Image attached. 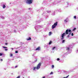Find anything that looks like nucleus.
<instances>
[{
    "instance_id": "35",
    "label": "nucleus",
    "mask_w": 78,
    "mask_h": 78,
    "mask_svg": "<svg viewBox=\"0 0 78 78\" xmlns=\"http://www.w3.org/2000/svg\"><path fill=\"white\" fill-rule=\"evenodd\" d=\"M43 78H45V77L44 76V77H43Z\"/></svg>"
},
{
    "instance_id": "23",
    "label": "nucleus",
    "mask_w": 78,
    "mask_h": 78,
    "mask_svg": "<svg viewBox=\"0 0 78 78\" xmlns=\"http://www.w3.org/2000/svg\"><path fill=\"white\" fill-rule=\"evenodd\" d=\"M73 33H72L71 34V36H73Z\"/></svg>"
},
{
    "instance_id": "31",
    "label": "nucleus",
    "mask_w": 78,
    "mask_h": 78,
    "mask_svg": "<svg viewBox=\"0 0 78 78\" xmlns=\"http://www.w3.org/2000/svg\"><path fill=\"white\" fill-rule=\"evenodd\" d=\"M1 61H3V59H1Z\"/></svg>"
},
{
    "instance_id": "27",
    "label": "nucleus",
    "mask_w": 78,
    "mask_h": 78,
    "mask_svg": "<svg viewBox=\"0 0 78 78\" xmlns=\"http://www.w3.org/2000/svg\"><path fill=\"white\" fill-rule=\"evenodd\" d=\"M18 67V66H16L15 67V68H17Z\"/></svg>"
},
{
    "instance_id": "21",
    "label": "nucleus",
    "mask_w": 78,
    "mask_h": 78,
    "mask_svg": "<svg viewBox=\"0 0 78 78\" xmlns=\"http://www.w3.org/2000/svg\"><path fill=\"white\" fill-rule=\"evenodd\" d=\"M60 59H59V58H58L57 59V61H59Z\"/></svg>"
},
{
    "instance_id": "30",
    "label": "nucleus",
    "mask_w": 78,
    "mask_h": 78,
    "mask_svg": "<svg viewBox=\"0 0 78 78\" xmlns=\"http://www.w3.org/2000/svg\"><path fill=\"white\" fill-rule=\"evenodd\" d=\"M68 37H70V36L69 35H68L67 36Z\"/></svg>"
},
{
    "instance_id": "26",
    "label": "nucleus",
    "mask_w": 78,
    "mask_h": 78,
    "mask_svg": "<svg viewBox=\"0 0 78 78\" xmlns=\"http://www.w3.org/2000/svg\"><path fill=\"white\" fill-rule=\"evenodd\" d=\"M2 53H0V56H2Z\"/></svg>"
},
{
    "instance_id": "16",
    "label": "nucleus",
    "mask_w": 78,
    "mask_h": 78,
    "mask_svg": "<svg viewBox=\"0 0 78 78\" xmlns=\"http://www.w3.org/2000/svg\"><path fill=\"white\" fill-rule=\"evenodd\" d=\"M69 75L66 76V77H64L63 78H67L68 77H69Z\"/></svg>"
},
{
    "instance_id": "29",
    "label": "nucleus",
    "mask_w": 78,
    "mask_h": 78,
    "mask_svg": "<svg viewBox=\"0 0 78 78\" xmlns=\"http://www.w3.org/2000/svg\"><path fill=\"white\" fill-rule=\"evenodd\" d=\"M5 51H7V50H8V49H5Z\"/></svg>"
},
{
    "instance_id": "28",
    "label": "nucleus",
    "mask_w": 78,
    "mask_h": 78,
    "mask_svg": "<svg viewBox=\"0 0 78 78\" xmlns=\"http://www.w3.org/2000/svg\"><path fill=\"white\" fill-rule=\"evenodd\" d=\"M37 59H36L35 61V62H37Z\"/></svg>"
},
{
    "instance_id": "12",
    "label": "nucleus",
    "mask_w": 78,
    "mask_h": 78,
    "mask_svg": "<svg viewBox=\"0 0 78 78\" xmlns=\"http://www.w3.org/2000/svg\"><path fill=\"white\" fill-rule=\"evenodd\" d=\"M65 42V40H63L62 41V43H64Z\"/></svg>"
},
{
    "instance_id": "22",
    "label": "nucleus",
    "mask_w": 78,
    "mask_h": 78,
    "mask_svg": "<svg viewBox=\"0 0 78 78\" xmlns=\"http://www.w3.org/2000/svg\"><path fill=\"white\" fill-rule=\"evenodd\" d=\"M53 73L52 72H51L50 73V75H51V74H53Z\"/></svg>"
},
{
    "instance_id": "15",
    "label": "nucleus",
    "mask_w": 78,
    "mask_h": 78,
    "mask_svg": "<svg viewBox=\"0 0 78 78\" xmlns=\"http://www.w3.org/2000/svg\"><path fill=\"white\" fill-rule=\"evenodd\" d=\"M55 48H56V47H54L52 48V50H54V49H55Z\"/></svg>"
},
{
    "instance_id": "37",
    "label": "nucleus",
    "mask_w": 78,
    "mask_h": 78,
    "mask_svg": "<svg viewBox=\"0 0 78 78\" xmlns=\"http://www.w3.org/2000/svg\"><path fill=\"white\" fill-rule=\"evenodd\" d=\"M23 78H24V77H23Z\"/></svg>"
},
{
    "instance_id": "1",
    "label": "nucleus",
    "mask_w": 78,
    "mask_h": 78,
    "mask_svg": "<svg viewBox=\"0 0 78 78\" xmlns=\"http://www.w3.org/2000/svg\"><path fill=\"white\" fill-rule=\"evenodd\" d=\"M58 25V22H56L54 24V25H52V29H54V28L56 27V26Z\"/></svg>"
},
{
    "instance_id": "8",
    "label": "nucleus",
    "mask_w": 78,
    "mask_h": 78,
    "mask_svg": "<svg viewBox=\"0 0 78 78\" xmlns=\"http://www.w3.org/2000/svg\"><path fill=\"white\" fill-rule=\"evenodd\" d=\"M5 8H6V5H5V4L3 5V8L5 9Z\"/></svg>"
},
{
    "instance_id": "7",
    "label": "nucleus",
    "mask_w": 78,
    "mask_h": 78,
    "mask_svg": "<svg viewBox=\"0 0 78 78\" xmlns=\"http://www.w3.org/2000/svg\"><path fill=\"white\" fill-rule=\"evenodd\" d=\"M27 41H30V40H31V37H29V38L27 39Z\"/></svg>"
},
{
    "instance_id": "3",
    "label": "nucleus",
    "mask_w": 78,
    "mask_h": 78,
    "mask_svg": "<svg viewBox=\"0 0 78 78\" xmlns=\"http://www.w3.org/2000/svg\"><path fill=\"white\" fill-rule=\"evenodd\" d=\"M33 2V0H27L26 3H28V4H31Z\"/></svg>"
},
{
    "instance_id": "34",
    "label": "nucleus",
    "mask_w": 78,
    "mask_h": 78,
    "mask_svg": "<svg viewBox=\"0 0 78 78\" xmlns=\"http://www.w3.org/2000/svg\"><path fill=\"white\" fill-rule=\"evenodd\" d=\"M11 49H12V50H14V48H11Z\"/></svg>"
},
{
    "instance_id": "18",
    "label": "nucleus",
    "mask_w": 78,
    "mask_h": 78,
    "mask_svg": "<svg viewBox=\"0 0 78 78\" xmlns=\"http://www.w3.org/2000/svg\"><path fill=\"white\" fill-rule=\"evenodd\" d=\"M3 47L4 48H7V47H5V46H3Z\"/></svg>"
},
{
    "instance_id": "25",
    "label": "nucleus",
    "mask_w": 78,
    "mask_h": 78,
    "mask_svg": "<svg viewBox=\"0 0 78 78\" xmlns=\"http://www.w3.org/2000/svg\"><path fill=\"white\" fill-rule=\"evenodd\" d=\"M52 68H53V67H54V65H52V67H51Z\"/></svg>"
},
{
    "instance_id": "2",
    "label": "nucleus",
    "mask_w": 78,
    "mask_h": 78,
    "mask_svg": "<svg viewBox=\"0 0 78 78\" xmlns=\"http://www.w3.org/2000/svg\"><path fill=\"white\" fill-rule=\"evenodd\" d=\"M42 64V63L40 62L37 66V67L36 68L38 70V69H40V67H41V65Z\"/></svg>"
},
{
    "instance_id": "20",
    "label": "nucleus",
    "mask_w": 78,
    "mask_h": 78,
    "mask_svg": "<svg viewBox=\"0 0 78 78\" xmlns=\"http://www.w3.org/2000/svg\"><path fill=\"white\" fill-rule=\"evenodd\" d=\"M10 56H12V53L10 54Z\"/></svg>"
},
{
    "instance_id": "33",
    "label": "nucleus",
    "mask_w": 78,
    "mask_h": 78,
    "mask_svg": "<svg viewBox=\"0 0 78 78\" xmlns=\"http://www.w3.org/2000/svg\"><path fill=\"white\" fill-rule=\"evenodd\" d=\"M5 45H8V43H5Z\"/></svg>"
},
{
    "instance_id": "5",
    "label": "nucleus",
    "mask_w": 78,
    "mask_h": 78,
    "mask_svg": "<svg viewBox=\"0 0 78 78\" xmlns=\"http://www.w3.org/2000/svg\"><path fill=\"white\" fill-rule=\"evenodd\" d=\"M64 36H65V33H63L61 36L62 38L61 39L62 40L64 39Z\"/></svg>"
},
{
    "instance_id": "10",
    "label": "nucleus",
    "mask_w": 78,
    "mask_h": 78,
    "mask_svg": "<svg viewBox=\"0 0 78 78\" xmlns=\"http://www.w3.org/2000/svg\"><path fill=\"white\" fill-rule=\"evenodd\" d=\"M51 34V32H49V36H50Z\"/></svg>"
},
{
    "instance_id": "4",
    "label": "nucleus",
    "mask_w": 78,
    "mask_h": 78,
    "mask_svg": "<svg viewBox=\"0 0 78 78\" xmlns=\"http://www.w3.org/2000/svg\"><path fill=\"white\" fill-rule=\"evenodd\" d=\"M71 32V30L69 29H67L66 30V34H69V32Z\"/></svg>"
},
{
    "instance_id": "6",
    "label": "nucleus",
    "mask_w": 78,
    "mask_h": 78,
    "mask_svg": "<svg viewBox=\"0 0 78 78\" xmlns=\"http://www.w3.org/2000/svg\"><path fill=\"white\" fill-rule=\"evenodd\" d=\"M41 50V47H38L37 48H36L35 50Z\"/></svg>"
},
{
    "instance_id": "14",
    "label": "nucleus",
    "mask_w": 78,
    "mask_h": 78,
    "mask_svg": "<svg viewBox=\"0 0 78 78\" xmlns=\"http://www.w3.org/2000/svg\"><path fill=\"white\" fill-rule=\"evenodd\" d=\"M73 18L74 19H76V16H74Z\"/></svg>"
},
{
    "instance_id": "13",
    "label": "nucleus",
    "mask_w": 78,
    "mask_h": 78,
    "mask_svg": "<svg viewBox=\"0 0 78 78\" xmlns=\"http://www.w3.org/2000/svg\"><path fill=\"white\" fill-rule=\"evenodd\" d=\"M76 30V28H75L73 29V31H74L75 30Z\"/></svg>"
},
{
    "instance_id": "11",
    "label": "nucleus",
    "mask_w": 78,
    "mask_h": 78,
    "mask_svg": "<svg viewBox=\"0 0 78 78\" xmlns=\"http://www.w3.org/2000/svg\"><path fill=\"white\" fill-rule=\"evenodd\" d=\"M64 22H66V23H67V20H64Z\"/></svg>"
},
{
    "instance_id": "9",
    "label": "nucleus",
    "mask_w": 78,
    "mask_h": 78,
    "mask_svg": "<svg viewBox=\"0 0 78 78\" xmlns=\"http://www.w3.org/2000/svg\"><path fill=\"white\" fill-rule=\"evenodd\" d=\"M51 43H52L51 41H50L49 42V44H48L49 45H50L51 44Z\"/></svg>"
},
{
    "instance_id": "24",
    "label": "nucleus",
    "mask_w": 78,
    "mask_h": 78,
    "mask_svg": "<svg viewBox=\"0 0 78 78\" xmlns=\"http://www.w3.org/2000/svg\"><path fill=\"white\" fill-rule=\"evenodd\" d=\"M18 53V51H15V53Z\"/></svg>"
},
{
    "instance_id": "17",
    "label": "nucleus",
    "mask_w": 78,
    "mask_h": 78,
    "mask_svg": "<svg viewBox=\"0 0 78 78\" xmlns=\"http://www.w3.org/2000/svg\"><path fill=\"white\" fill-rule=\"evenodd\" d=\"M69 48H67L66 50H69Z\"/></svg>"
},
{
    "instance_id": "19",
    "label": "nucleus",
    "mask_w": 78,
    "mask_h": 78,
    "mask_svg": "<svg viewBox=\"0 0 78 78\" xmlns=\"http://www.w3.org/2000/svg\"><path fill=\"white\" fill-rule=\"evenodd\" d=\"M35 69H36V67H34L33 68V70H35Z\"/></svg>"
},
{
    "instance_id": "32",
    "label": "nucleus",
    "mask_w": 78,
    "mask_h": 78,
    "mask_svg": "<svg viewBox=\"0 0 78 78\" xmlns=\"http://www.w3.org/2000/svg\"><path fill=\"white\" fill-rule=\"evenodd\" d=\"M70 34H71V33H70L69 34V35H70Z\"/></svg>"
},
{
    "instance_id": "36",
    "label": "nucleus",
    "mask_w": 78,
    "mask_h": 78,
    "mask_svg": "<svg viewBox=\"0 0 78 78\" xmlns=\"http://www.w3.org/2000/svg\"><path fill=\"white\" fill-rule=\"evenodd\" d=\"M30 9H31L30 8H29V10Z\"/></svg>"
}]
</instances>
